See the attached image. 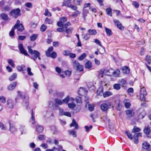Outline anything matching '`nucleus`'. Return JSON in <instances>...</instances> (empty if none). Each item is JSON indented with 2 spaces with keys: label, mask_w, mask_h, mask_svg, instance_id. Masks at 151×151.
I'll use <instances>...</instances> for the list:
<instances>
[{
  "label": "nucleus",
  "mask_w": 151,
  "mask_h": 151,
  "mask_svg": "<svg viewBox=\"0 0 151 151\" xmlns=\"http://www.w3.org/2000/svg\"><path fill=\"white\" fill-rule=\"evenodd\" d=\"M18 48L21 53L26 56H29V55L24 49L23 45L22 44H20L19 45Z\"/></svg>",
  "instance_id": "obj_8"
},
{
  "label": "nucleus",
  "mask_w": 151,
  "mask_h": 151,
  "mask_svg": "<svg viewBox=\"0 0 151 151\" xmlns=\"http://www.w3.org/2000/svg\"><path fill=\"white\" fill-rule=\"evenodd\" d=\"M71 0H68L67 1H65L63 3L62 6H67L68 4H69L70 3Z\"/></svg>",
  "instance_id": "obj_55"
},
{
  "label": "nucleus",
  "mask_w": 151,
  "mask_h": 151,
  "mask_svg": "<svg viewBox=\"0 0 151 151\" xmlns=\"http://www.w3.org/2000/svg\"><path fill=\"white\" fill-rule=\"evenodd\" d=\"M14 106V102L11 99H8L6 102V106L7 107L12 109Z\"/></svg>",
  "instance_id": "obj_11"
},
{
  "label": "nucleus",
  "mask_w": 151,
  "mask_h": 151,
  "mask_svg": "<svg viewBox=\"0 0 151 151\" xmlns=\"http://www.w3.org/2000/svg\"><path fill=\"white\" fill-rule=\"evenodd\" d=\"M141 131L140 128L136 126H134L133 129L132 130V132L133 133H135L137 132H139Z\"/></svg>",
  "instance_id": "obj_26"
},
{
  "label": "nucleus",
  "mask_w": 151,
  "mask_h": 151,
  "mask_svg": "<svg viewBox=\"0 0 151 151\" xmlns=\"http://www.w3.org/2000/svg\"><path fill=\"white\" fill-rule=\"evenodd\" d=\"M132 4L136 8H138L139 6L138 3L137 2L135 1H133L132 3Z\"/></svg>",
  "instance_id": "obj_61"
},
{
  "label": "nucleus",
  "mask_w": 151,
  "mask_h": 151,
  "mask_svg": "<svg viewBox=\"0 0 151 151\" xmlns=\"http://www.w3.org/2000/svg\"><path fill=\"white\" fill-rule=\"evenodd\" d=\"M0 16L1 17L2 19L4 20H7L8 19V15L4 13L1 14L0 15Z\"/></svg>",
  "instance_id": "obj_36"
},
{
  "label": "nucleus",
  "mask_w": 151,
  "mask_h": 151,
  "mask_svg": "<svg viewBox=\"0 0 151 151\" xmlns=\"http://www.w3.org/2000/svg\"><path fill=\"white\" fill-rule=\"evenodd\" d=\"M142 147L145 149H147L150 147V145L147 142H145L143 143Z\"/></svg>",
  "instance_id": "obj_23"
},
{
  "label": "nucleus",
  "mask_w": 151,
  "mask_h": 151,
  "mask_svg": "<svg viewBox=\"0 0 151 151\" xmlns=\"http://www.w3.org/2000/svg\"><path fill=\"white\" fill-rule=\"evenodd\" d=\"M109 71L111 72L113 75L115 77H117L120 74V71L118 69H116L115 71H113L112 69L111 68L109 69Z\"/></svg>",
  "instance_id": "obj_14"
},
{
  "label": "nucleus",
  "mask_w": 151,
  "mask_h": 151,
  "mask_svg": "<svg viewBox=\"0 0 151 151\" xmlns=\"http://www.w3.org/2000/svg\"><path fill=\"white\" fill-rule=\"evenodd\" d=\"M27 71L28 74L29 75L32 76L33 75V74L31 72V68L29 67H28L27 68Z\"/></svg>",
  "instance_id": "obj_56"
},
{
  "label": "nucleus",
  "mask_w": 151,
  "mask_h": 151,
  "mask_svg": "<svg viewBox=\"0 0 151 151\" xmlns=\"http://www.w3.org/2000/svg\"><path fill=\"white\" fill-rule=\"evenodd\" d=\"M47 27L45 24H43L40 28V30L42 32H44L46 29Z\"/></svg>",
  "instance_id": "obj_52"
},
{
  "label": "nucleus",
  "mask_w": 151,
  "mask_h": 151,
  "mask_svg": "<svg viewBox=\"0 0 151 151\" xmlns=\"http://www.w3.org/2000/svg\"><path fill=\"white\" fill-rule=\"evenodd\" d=\"M17 74L16 73H14L11 76H10L9 78V80L10 81H12L14 80L17 77Z\"/></svg>",
  "instance_id": "obj_37"
},
{
  "label": "nucleus",
  "mask_w": 151,
  "mask_h": 151,
  "mask_svg": "<svg viewBox=\"0 0 151 151\" xmlns=\"http://www.w3.org/2000/svg\"><path fill=\"white\" fill-rule=\"evenodd\" d=\"M113 88L114 89L118 90L120 89L121 86L119 84H115L113 86Z\"/></svg>",
  "instance_id": "obj_41"
},
{
  "label": "nucleus",
  "mask_w": 151,
  "mask_h": 151,
  "mask_svg": "<svg viewBox=\"0 0 151 151\" xmlns=\"http://www.w3.org/2000/svg\"><path fill=\"white\" fill-rule=\"evenodd\" d=\"M20 10L19 8L14 9L11 11L9 13V15L13 16L14 18H17L21 15Z\"/></svg>",
  "instance_id": "obj_4"
},
{
  "label": "nucleus",
  "mask_w": 151,
  "mask_h": 151,
  "mask_svg": "<svg viewBox=\"0 0 151 151\" xmlns=\"http://www.w3.org/2000/svg\"><path fill=\"white\" fill-rule=\"evenodd\" d=\"M146 95H144V94H140V99L141 101H145V96Z\"/></svg>",
  "instance_id": "obj_48"
},
{
  "label": "nucleus",
  "mask_w": 151,
  "mask_h": 151,
  "mask_svg": "<svg viewBox=\"0 0 151 151\" xmlns=\"http://www.w3.org/2000/svg\"><path fill=\"white\" fill-rule=\"evenodd\" d=\"M8 63L13 68L15 67L14 63V61L12 59H9L8 60Z\"/></svg>",
  "instance_id": "obj_34"
},
{
  "label": "nucleus",
  "mask_w": 151,
  "mask_h": 151,
  "mask_svg": "<svg viewBox=\"0 0 151 151\" xmlns=\"http://www.w3.org/2000/svg\"><path fill=\"white\" fill-rule=\"evenodd\" d=\"M76 12H74V14L71 15L72 17H77L78 14H80V12L78 10H76Z\"/></svg>",
  "instance_id": "obj_44"
},
{
  "label": "nucleus",
  "mask_w": 151,
  "mask_h": 151,
  "mask_svg": "<svg viewBox=\"0 0 151 151\" xmlns=\"http://www.w3.org/2000/svg\"><path fill=\"white\" fill-rule=\"evenodd\" d=\"M30 121L32 123V124H34L35 122V119L34 116L33 110L32 109V110L31 117V119L30 120Z\"/></svg>",
  "instance_id": "obj_24"
},
{
  "label": "nucleus",
  "mask_w": 151,
  "mask_h": 151,
  "mask_svg": "<svg viewBox=\"0 0 151 151\" xmlns=\"http://www.w3.org/2000/svg\"><path fill=\"white\" fill-rule=\"evenodd\" d=\"M133 137V138H134V142L136 144H137L138 143V138H137V137L134 136V135Z\"/></svg>",
  "instance_id": "obj_62"
},
{
  "label": "nucleus",
  "mask_w": 151,
  "mask_h": 151,
  "mask_svg": "<svg viewBox=\"0 0 151 151\" xmlns=\"http://www.w3.org/2000/svg\"><path fill=\"white\" fill-rule=\"evenodd\" d=\"M67 19L65 17H62L60 19V21L58 22L57 23V25L58 27H61L63 26L64 23L66 21Z\"/></svg>",
  "instance_id": "obj_10"
},
{
  "label": "nucleus",
  "mask_w": 151,
  "mask_h": 151,
  "mask_svg": "<svg viewBox=\"0 0 151 151\" xmlns=\"http://www.w3.org/2000/svg\"><path fill=\"white\" fill-rule=\"evenodd\" d=\"M88 32L91 35H95L97 33L95 29H89Z\"/></svg>",
  "instance_id": "obj_43"
},
{
  "label": "nucleus",
  "mask_w": 151,
  "mask_h": 151,
  "mask_svg": "<svg viewBox=\"0 0 151 151\" xmlns=\"http://www.w3.org/2000/svg\"><path fill=\"white\" fill-rule=\"evenodd\" d=\"M0 101L3 103H5L6 102V98L4 96H0Z\"/></svg>",
  "instance_id": "obj_54"
},
{
  "label": "nucleus",
  "mask_w": 151,
  "mask_h": 151,
  "mask_svg": "<svg viewBox=\"0 0 151 151\" xmlns=\"http://www.w3.org/2000/svg\"><path fill=\"white\" fill-rule=\"evenodd\" d=\"M137 115L139 119H142L146 115V113L143 109L140 108L137 111Z\"/></svg>",
  "instance_id": "obj_7"
},
{
  "label": "nucleus",
  "mask_w": 151,
  "mask_h": 151,
  "mask_svg": "<svg viewBox=\"0 0 151 151\" xmlns=\"http://www.w3.org/2000/svg\"><path fill=\"white\" fill-rule=\"evenodd\" d=\"M16 29H17V30L20 32H22L24 29V26L22 24H21L19 26H17Z\"/></svg>",
  "instance_id": "obj_27"
},
{
  "label": "nucleus",
  "mask_w": 151,
  "mask_h": 151,
  "mask_svg": "<svg viewBox=\"0 0 151 151\" xmlns=\"http://www.w3.org/2000/svg\"><path fill=\"white\" fill-rule=\"evenodd\" d=\"M38 35L36 34H33L30 37V40L31 41H35L38 37Z\"/></svg>",
  "instance_id": "obj_25"
},
{
  "label": "nucleus",
  "mask_w": 151,
  "mask_h": 151,
  "mask_svg": "<svg viewBox=\"0 0 151 151\" xmlns=\"http://www.w3.org/2000/svg\"><path fill=\"white\" fill-rule=\"evenodd\" d=\"M67 7L71 8L74 10H76L77 9V7L76 6H74L70 4L67 5Z\"/></svg>",
  "instance_id": "obj_39"
},
{
  "label": "nucleus",
  "mask_w": 151,
  "mask_h": 151,
  "mask_svg": "<svg viewBox=\"0 0 151 151\" xmlns=\"http://www.w3.org/2000/svg\"><path fill=\"white\" fill-rule=\"evenodd\" d=\"M146 60L148 64H150L151 62V58L150 56H146Z\"/></svg>",
  "instance_id": "obj_50"
},
{
  "label": "nucleus",
  "mask_w": 151,
  "mask_h": 151,
  "mask_svg": "<svg viewBox=\"0 0 151 151\" xmlns=\"http://www.w3.org/2000/svg\"><path fill=\"white\" fill-rule=\"evenodd\" d=\"M94 106L93 104H90L88 102H87L86 104V107L90 111H92L94 110Z\"/></svg>",
  "instance_id": "obj_15"
},
{
  "label": "nucleus",
  "mask_w": 151,
  "mask_h": 151,
  "mask_svg": "<svg viewBox=\"0 0 151 151\" xmlns=\"http://www.w3.org/2000/svg\"><path fill=\"white\" fill-rule=\"evenodd\" d=\"M70 51L69 50H65L63 52V54L65 56H68L70 53Z\"/></svg>",
  "instance_id": "obj_57"
},
{
  "label": "nucleus",
  "mask_w": 151,
  "mask_h": 151,
  "mask_svg": "<svg viewBox=\"0 0 151 151\" xmlns=\"http://www.w3.org/2000/svg\"><path fill=\"white\" fill-rule=\"evenodd\" d=\"M125 132L129 139H133V137L132 134L129 132L128 131H126Z\"/></svg>",
  "instance_id": "obj_40"
},
{
  "label": "nucleus",
  "mask_w": 151,
  "mask_h": 151,
  "mask_svg": "<svg viewBox=\"0 0 151 151\" xmlns=\"http://www.w3.org/2000/svg\"><path fill=\"white\" fill-rule=\"evenodd\" d=\"M101 110L104 111H106L109 108H110L111 107H113L112 106L111 103L108 102L107 103H104L101 105L100 106Z\"/></svg>",
  "instance_id": "obj_6"
},
{
  "label": "nucleus",
  "mask_w": 151,
  "mask_h": 151,
  "mask_svg": "<svg viewBox=\"0 0 151 151\" xmlns=\"http://www.w3.org/2000/svg\"><path fill=\"white\" fill-rule=\"evenodd\" d=\"M25 6L29 8H31L32 7V4L31 3H26L25 4Z\"/></svg>",
  "instance_id": "obj_63"
},
{
  "label": "nucleus",
  "mask_w": 151,
  "mask_h": 151,
  "mask_svg": "<svg viewBox=\"0 0 151 151\" xmlns=\"http://www.w3.org/2000/svg\"><path fill=\"white\" fill-rule=\"evenodd\" d=\"M19 129L22 134H24L26 132V129L25 128V126L23 124L20 125Z\"/></svg>",
  "instance_id": "obj_17"
},
{
  "label": "nucleus",
  "mask_w": 151,
  "mask_h": 151,
  "mask_svg": "<svg viewBox=\"0 0 151 151\" xmlns=\"http://www.w3.org/2000/svg\"><path fill=\"white\" fill-rule=\"evenodd\" d=\"M126 114L129 117L133 116L134 115V112L133 110H128L126 111Z\"/></svg>",
  "instance_id": "obj_12"
},
{
  "label": "nucleus",
  "mask_w": 151,
  "mask_h": 151,
  "mask_svg": "<svg viewBox=\"0 0 151 151\" xmlns=\"http://www.w3.org/2000/svg\"><path fill=\"white\" fill-rule=\"evenodd\" d=\"M103 88L102 87H100L98 89L97 91V95L102 96L103 95Z\"/></svg>",
  "instance_id": "obj_18"
},
{
  "label": "nucleus",
  "mask_w": 151,
  "mask_h": 151,
  "mask_svg": "<svg viewBox=\"0 0 151 151\" xmlns=\"http://www.w3.org/2000/svg\"><path fill=\"white\" fill-rule=\"evenodd\" d=\"M105 29L106 34L108 36H110L112 35V32L110 29L106 27H105Z\"/></svg>",
  "instance_id": "obj_32"
},
{
  "label": "nucleus",
  "mask_w": 151,
  "mask_h": 151,
  "mask_svg": "<svg viewBox=\"0 0 151 151\" xmlns=\"http://www.w3.org/2000/svg\"><path fill=\"white\" fill-rule=\"evenodd\" d=\"M73 30V28L71 27H69L65 29V31L68 34H69L71 33Z\"/></svg>",
  "instance_id": "obj_49"
},
{
  "label": "nucleus",
  "mask_w": 151,
  "mask_h": 151,
  "mask_svg": "<svg viewBox=\"0 0 151 151\" xmlns=\"http://www.w3.org/2000/svg\"><path fill=\"white\" fill-rule=\"evenodd\" d=\"M31 48V47L30 46L27 47L28 52L30 54L32 55V59L35 61L37 59V56L38 55H40V53L37 50H33Z\"/></svg>",
  "instance_id": "obj_2"
},
{
  "label": "nucleus",
  "mask_w": 151,
  "mask_h": 151,
  "mask_svg": "<svg viewBox=\"0 0 151 151\" xmlns=\"http://www.w3.org/2000/svg\"><path fill=\"white\" fill-rule=\"evenodd\" d=\"M25 68V66L23 65H22L21 66L18 65L17 66V68L19 71H24Z\"/></svg>",
  "instance_id": "obj_35"
},
{
  "label": "nucleus",
  "mask_w": 151,
  "mask_h": 151,
  "mask_svg": "<svg viewBox=\"0 0 151 151\" xmlns=\"http://www.w3.org/2000/svg\"><path fill=\"white\" fill-rule=\"evenodd\" d=\"M112 93L109 91H106L103 94V96L104 98L109 96L112 95Z\"/></svg>",
  "instance_id": "obj_28"
},
{
  "label": "nucleus",
  "mask_w": 151,
  "mask_h": 151,
  "mask_svg": "<svg viewBox=\"0 0 151 151\" xmlns=\"http://www.w3.org/2000/svg\"><path fill=\"white\" fill-rule=\"evenodd\" d=\"M17 85V83L16 82H14L8 86L7 89L9 91H12L14 89Z\"/></svg>",
  "instance_id": "obj_13"
},
{
  "label": "nucleus",
  "mask_w": 151,
  "mask_h": 151,
  "mask_svg": "<svg viewBox=\"0 0 151 151\" xmlns=\"http://www.w3.org/2000/svg\"><path fill=\"white\" fill-rule=\"evenodd\" d=\"M71 25L70 23L68 22L65 24H63L62 27H63L64 28H66Z\"/></svg>",
  "instance_id": "obj_47"
},
{
  "label": "nucleus",
  "mask_w": 151,
  "mask_h": 151,
  "mask_svg": "<svg viewBox=\"0 0 151 151\" xmlns=\"http://www.w3.org/2000/svg\"><path fill=\"white\" fill-rule=\"evenodd\" d=\"M0 128L2 130H5L6 129V128L2 123H0Z\"/></svg>",
  "instance_id": "obj_58"
},
{
  "label": "nucleus",
  "mask_w": 151,
  "mask_h": 151,
  "mask_svg": "<svg viewBox=\"0 0 151 151\" xmlns=\"http://www.w3.org/2000/svg\"><path fill=\"white\" fill-rule=\"evenodd\" d=\"M140 94H144V95H147V92L144 87H142L141 88L140 90Z\"/></svg>",
  "instance_id": "obj_30"
},
{
  "label": "nucleus",
  "mask_w": 151,
  "mask_h": 151,
  "mask_svg": "<svg viewBox=\"0 0 151 151\" xmlns=\"http://www.w3.org/2000/svg\"><path fill=\"white\" fill-rule=\"evenodd\" d=\"M58 109L59 111V114L61 116L63 115L64 113V110L60 108H59Z\"/></svg>",
  "instance_id": "obj_64"
},
{
  "label": "nucleus",
  "mask_w": 151,
  "mask_h": 151,
  "mask_svg": "<svg viewBox=\"0 0 151 151\" xmlns=\"http://www.w3.org/2000/svg\"><path fill=\"white\" fill-rule=\"evenodd\" d=\"M114 22L115 24L120 30H122L124 29V27L122 26L121 23L118 20L114 19Z\"/></svg>",
  "instance_id": "obj_9"
},
{
  "label": "nucleus",
  "mask_w": 151,
  "mask_h": 151,
  "mask_svg": "<svg viewBox=\"0 0 151 151\" xmlns=\"http://www.w3.org/2000/svg\"><path fill=\"white\" fill-rule=\"evenodd\" d=\"M123 73H128L129 72V69L127 66L124 67L122 69Z\"/></svg>",
  "instance_id": "obj_33"
},
{
  "label": "nucleus",
  "mask_w": 151,
  "mask_h": 151,
  "mask_svg": "<svg viewBox=\"0 0 151 151\" xmlns=\"http://www.w3.org/2000/svg\"><path fill=\"white\" fill-rule=\"evenodd\" d=\"M53 22L52 19H49L48 18H46L45 21V24H52Z\"/></svg>",
  "instance_id": "obj_31"
},
{
  "label": "nucleus",
  "mask_w": 151,
  "mask_h": 151,
  "mask_svg": "<svg viewBox=\"0 0 151 151\" xmlns=\"http://www.w3.org/2000/svg\"><path fill=\"white\" fill-rule=\"evenodd\" d=\"M9 130L12 133L14 134L17 131V128L15 124L9 121Z\"/></svg>",
  "instance_id": "obj_5"
},
{
  "label": "nucleus",
  "mask_w": 151,
  "mask_h": 151,
  "mask_svg": "<svg viewBox=\"0 0 151 151\" xmlns=\"http://www.w3.org/2000/svg\"><path fill=\"white\" fill-rule=\"evenodd\" d=\"M93 126L92 125H90L89 127L87 126H85L84 128L86 129V132H88L89 131L90 129L92 128Z\"/></svg>",
  "instance_id": "obj_60"
},
{
  "label": "nucleus",
  "mask_w": 151,
  "mask_h": 151,
  "mask_svg": "<svg viewBox=\"0 0 151 151\" xmlns=\"http://www.w3.org/2000/svg\"><path fill=\"white\" fill-rule=\"evenodd\" d=\"M150 131L151 130L150 127L148 126H145L143 130L144 132L147 135L149 134Z\"/></svg>",
  "instance_id": "obj_20"
},
{
  "label": "nucleus",
  "mask_w": 151,
  "mask_h": 151,
  "mask_svg": "<svg viewBox=\"0 0 151 151\" xmlns=\"http://www.w3.org/2000/svg\"><path fill=\"white\" fill-rule=\"evenodd\" d=\"M53 50V47L51 46L49 47L46 51L45 53L46 56L48 57H51L52 58L55 59L57 56V54L55 51H53L51 53H50Z\"/></svg>",
  "instance_id": "obj_3"
},
{
  "label": "nucleus",
  "mask_w": 151,
  "mask_h": 151,
  "mask_svg": "<svg viewBox=\"0 0 151 151\" xmlns=\"http://www.w3.org/2000/svg\"><path fill=\"white\" fill-rule=\"evenodd\" d=\"M36 128V130L39 133L42 132L43 130V127L39 125H37Z\"/></svg>",
  "instance_id": "obj_21"
},
{
  "label": "nucleus",
  "mask_w": 151,
  "mask_h": 151,
  "mask_svg": "<svg viewBox=\"0 0 151 151\" xmlns=\"http://www.w3.org/2000/svg\"><path fill=\"white\" fill-rule=\"evenodd\" d=\"M38 139L40 140H44L45 139V137L44 135H40L38 136Z\"/></svg>",
  "instance_id": "obj_51"
},
{
  "label": "nucleus",
  "mask_w": 151,
  "mask_h": 151,
  "mask_svg": "<svg viewBox=\"0 0 151 151\" xmlns=\"http://www.w3.org/2000/svg\"><path fill=\"white\" fill-rule=\"evenodd\" d=\"M69 101V96H67L65 99L63 100L62 101L63 103L67 104Z\"/></svg>",
  "instance_id": "obj_42"
},
{
  "label": "nucleus",
  "mask_w": 151,
  "mask_h": 151,
  "mask_svg": "<svg viewBox=\"0 0 151 151\" xmlns=\"http://www.w3.org/2000/svg\"><path fill=\"white\" fill-rule=\"evenodd\" d=\"M68 107L71 109H73L76 106V104L73 103H68Z\"/></svg>",
  "instance_id": "obj_45"
},
{
  "label": "nucleus",
  "mask_w": 151,
  "mask_h": 151,
  "mask_svg": "<svg viewBox=\"0 0 151 151\" xmlns=\"http://www.w3.org/2000/svg\"><path fill=\"white\" fill-rule=\"evenodd\" d=\"M86 53L82 54L78 58V59L80 60H82L84 59L86 56Z\"/></svg>",
  "instance_id": "obj_38"
},
{
  "label": "nucleus",
  "mask_w": 151,
  "mask_h": 151,
  "mask_svg": "<svg viewBox=\"0 0 151 151\" xmlns=\"http://www.w3.org/2000/svg\"><path fill=\"white\" fill-rule=\"evenodd\" d=\"M72 62V66L74 69L80 72L83 71V66L81 65L78 61L75 60H73Z\"/></svg>",
  "instance_id": "obj_1"
},
{
  "label": "nucleus",
  "mask_w": 151,
  "mask_h": 151,
  "mask_svg": "<svg viewBox=\"0 0 151 151\" xmlns=\"http://www.w3.org/2000/svg\"><path fill=\"white\" fill-rule=\"evenodd\" d=\"M68 131L70 134L72 135L74 137H76V131L72 130L71 131L69 130Z\"/></svg>",
  "instance_id": "obj_46"
},
{
  "label": "nucleus",
  "mask_w": 151,
  "mask_h": 151,
  "mask_svg": "<svg viewBox=\"0 0 151 151\" xmlns=\"http://www.w3.org/2000/svg\"><path fill=\"white\" fill-rule=\"evenodd\" d=\"M106 14L109 16L112 17V9L110 8H108L106 9Z\"/></svg>",
  "instance_id": "obj_29"
},
{
  "label": "nucleus",
  "mask_w": 151,
  "mask_h": 151,
  "mask_svg": "<svg viewBox=\"0 0 151 151\" xmlns=\"http://www.w3.org/2000/svg\"><path fill=\"white\" fill-rule=\"evenodd\" d=\"M85 67L89 69L91 68L92 66V64L90 60H88L85 64Z\"/></svg>",
  "instance_id": "obj_22"
},
{
  "label": "nucleus",
  "mask_w": 151,
  "mask_h": 151,
  "mask_svg": "<svg viewBox=\"0 0 151 151\" xmlns=\"http://www.w3.org/2000/svg\"><path fill=\"white\" fill-rule=\"evenodd\" d=\"M14 29H15L14 28V27H13L11 31L9 33V35L10 36L12 37L14 35Z\"/></svg>",
  "instance_id": "obj_53"
},
{
  "label": "nucleus",
  "mask_w": 151,
  "mask_h": 151,
  "mask_svg": "<svg viewBox=\"0 0 151 151\" xmlns=\"http://www.w3.org/2000/svg\"><path fill=\"white\" fill-rule=\"evenodd\" d=\"M45 11V12L44 14L45 16H51V13L48 11V9H46Z\"/></svg>",
  "instance_id": "obj_59"
},
{
  "label": "nucleus",
  "mask_w": 151,
  "mask_h": 151,
  "mask_svg": "<svg viewBox=\"0 0 151 151\" xmlns=\"http://www.w3.org/2000/svg\"><path fill=\"white\" fill-rule=\"evenodd\" d=\"M54 101H55L54 104L55 107H58V105H61L63 104L62 101L58 98L55 99Z\"/></svg>",
  "instance_id": "obj_16"
},
{
  "label": "nucleus",
  "mask_w": 151,
  "mask_h": 151,
  "mask_svg": "<svg viewBox=\"0 0 151 151\" xmlns=\"http://www.w3.org/2000/svg\"><path fill=\"white\" fill-rule=\"evenodd\" d=\"M70 127H75V129H77L78 128V125L75 119L72 120V122L70 125Z\"/></svg>",
  "instance_id": "obj_19"
}]
</instances>
